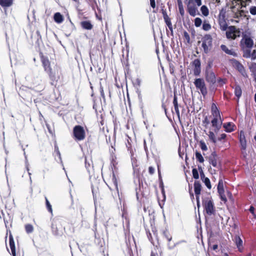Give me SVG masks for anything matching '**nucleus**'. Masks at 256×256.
<instances>
[{"mask_svg":"<svg viewBox=\"0 0 256 256\" xmlns=\"http://www.w3.org/2000/svg\"><path fill=\"white\" fill-rule=\"evenodd\" d=\"M212 114L213 116V119L211 122L212 126L214 128V132H218L221 128L222 120L220 112L214 104H212Z\"/></svg>","mask_w":256,"mask_h":256,"instance_id":"f257e3e1","label":"nucleus"},{"mask_svg":"<svg viewBox=\"0 0 256 256\" xmlns=\"http://www.w3.org/2000/svg\"><path fill=\"white\" fill-rule=\"evenodd\" d=\"M72 136L76 140H82L85 138L86 132L84 128L80 126H76L73 128Z\"/></svg>","mask_w":256,"mask_h":256,"instance_id":"f03ea898","label":"nucleus"},{"mask_svg":"<svg viewBox=\"0 0 256 256\" xmlns=\"http://www.w3.org/2000/svg\"><path fill=\"white\" fill-rule=\"evenodd\" d=\"M226 37L228 40H235L240 36V31L235 26H230L226 30Z\"/></svg>","mask_w":256,"mask_h":256,"instance_id":"7ed1b4c3","label":"nucleus"},{"mask_svg":"<svg viewBox=\"0 0 256 256\" xmlns=\"http://www.w3.org/2000/svg\"><path fill=\"white\" fill-rule=\"evenodd\" d=\"M194 83L196 88L200 90L203 96H205L207 94L208 90L204 79L196 78Z\"/></svg>","mask_w":256,"mask_h":256,"instance_id":"20e7f679","label":"nucleus"},{"mask_svg":"<svg viewBox=\"0 0 256 256\" xmlns=\"http://www.w3.org/2000/svg\"><path fill=\"white\" fill-rule=\"evenodd\" d=\"M203 205L206 213L210 216L214 214V208L213 202L210 198H206L203 200Z\"/></svg>","mask_w":256,"mask_h":256,"instance_id":"39448f33","label":"nucleus"},{"mask_svg":"<svg viewBox=\"0 0 256 256\" xmlns=\"http://www.w3.org/2000/svg\"><path fill=\"white\" fill-rule=\"evenodd\" d=\"M231 10V18L230 21L235 23L239 22V18L242 17V14L244 12L243 10H240L239 8L235 9V6H232L230 7Z\"/></svg>","mask_w":256,"mask_h":256,"instance_id":"423d86ee","label":"nucleus"},{"mask_svg":"<svg viewBox=\"0 0 256 256\" xmlns=\"http://www.w3.org/2000/svg\"><path fill=\"white\" fill-rule=\"evenodd\" d=\"M205 78L206 82L210 84H214L216 82L215 74L211 70L210 66L206 68L205 72Z\"/></svg>","mask_w":256,"mask_h":256,"instance_id":"0eeeda50","label":"nucleus"},{"mask_svg":"<svg viewBox=\"0 0 256 256\" xmlns=\"http://www.w3.org/2000/svg\"><path fill=\"white\" fill-rule=\"evenodd\" d=\"M231 63L234 68H236L244 77H247V74L244 66L236 60H232Z\"/></svg>","mask_w":256,"mask_h":256,"instance_id":"6e6552de","label":"nucleus"},{"mask_svg":"<svg viewBox=\"0 0 256 256\" xmlns=\"http://www.w3.org/2000/svg\"><path fill=\"white\" fill-rule=\"evenodd\" d=\"M241 44L244 46L248 48H252L254 46V40L249 36L246 34H242V38L240 41Z\"/></svg>","mask_w":256,"mask_h":256,"instance_id":"1a4fd4ad","label":"nucleus"},{"mask_svg":"<svg viewBox=\"0 0 256 256\" xmlns=\"http://www.w3.org/2000/svg\"><path fill=\"white\" fill-rule=\"evenodd\" d=\"M218 24L220 28L222 31H226L228 28V24L225 20V13L220 12L218 16Z\"/></svg>","mask_w":256,"mask_h":256,"instance_id":"9d476101","label":"nucleus"},{"mask_svg":"<svg viewBox=\"0 0 256 256\" xmlns=\"http://www.w3.org/2000/svg\"><path fill=\"white\" fill-rule=\"evenodd\" d=\"M198 7L195 4H186V10L188 13L192 16H195L196 15H199L200 12L198 10Z\"/></svg>","mask_w":256,"mask_h":256,"instance_id":"9b49d317","label":"nucleus"},{"mask_svg":"<svg viewBox=\"0 0 256 256\" xmlns=\"http://www.w3.org/2000/svg\"><path fill=\"white\" fill-rule=\"evenodd\" d=\"M192 66H194V74L196 76L200 75L201 72L200 68V62L198 59L194 60L192 62Z\"/></svg>","mask_w":256,"mask_h":256,"instance_id":"f8f14e48","label":"nucleus"},{"mask_svg":"<svg viewBox=\"0 0 256 256\" xmlns=\"http://www.w3.org/2000/svg\"><path fill=\"white\" fill-rule=\"evenodd\" d=\"M210 163L214 167L218 164V156L214 152H213L209 156Z\"/></svg>","mask_w":256,"mask_h":256,"instance_id":"ddd939ff","label":"nucleus"},{"mask_svg":"<svg viewBox=\"0 0 256 256\" xmlns=\"http://www.w3.org/2000/svg\"><path fill=\"white\" fill-rule=\"evenodd\" d=\"M9 246L12 256H16L14 242L12 235H10L9 238Z\"/></svg>","mask_w":256,"mask_h":256,"instance_id":"4468645a","label":"nucleus"},{"mask_svg":"<svg viewBox=\"0 0 256 256\" xmlns=\"http://www.w3.org/2000/svg\"><path fill=\"white\" fill-rule=\"evenodd\" d=\"M234 242L240 252L242 250V240L238 236H236L234 238Z\"/></svg>","mask_w":256,"mask_h":256,"instance_id":"2eb2a0df","label":"nucleus"},{"mask_svg":"<svg viewBox=\"0 0 256 256\" xmlns=\"http://www.w3.org/2000/svg\"><path fill=\"white\" fill-rule=\"evenodd\" d=\"M80 26L84 29L87 30H90L93 28V25L89 20L82 21Z\"/></svg>","mask_w":256,"mask_h":256,"instance_id":"dca6fc26","label":"nucleus"},{"mask_svg":"<svg viewBox=\"0 0 256 256\" xmlns=\"http://www.w3.org/2000/svg\"><path fill=\"white\" fill-rule=\"evenodd\" d=\"M221 49L226 54L236 56L237 54L232 50H229L225 45L222 44L220 46Z\"/></svg>","mask_w":256,"mask_h":256,"instance_id":"f3484780","label":"nucleus"},{"mask_svg":"<svg viewBox=\"0 0 256 256\" xmlns=\"http://www.w3.org/2000/svg\"><path fill=\"white\" fill-rule=\"evenodd\" d=\"M42 62L45 70L48 72H50L51 71V68H50V64L48 60L46 58H42Z\"/></svg>","mask_w":256,"mask_h":256,"instance_id":"a211bd4d","label":"nucleus"},{"mask_svg":"<svg viewBox=\"0 0 256 256\" xmlns=\"http://www.w3.org/2000/svg\"><path fill=\"white\" fill-rule=\"evenodd\" d=\"M234 125L232 122H227L223 124L224 128L226 132H231L234 130Z\"/></svg>","mask_w":256,"mask_h":256,"instance_id":"6ab92c4d","label":"nucleus"},{"mask_svg":"<svg viewBox=\"0 0 256 256\" xmlns=\"http://www.w3.org/2000/svg\"><path fill=\"white\" fill-rule=\"evenodd\" d=\"M54 18V21L58 24H60L64 21L63 16L60 12H56Z\"/></svg>","mask_w":256,"mask_h":256,"instance_id":"aec40b11","label":"nucleus"},{"mask_svg":"<svg viewBox=\"0 0 256 256\" xmlns=\"http://www.w3.org/2000/svg\"><path fill=\"white\" fill-rule=\"evenodd\" d=\"M194 189L196 195H200L201 191V184L199 182H195Z\"/></svg>","mask_w":256,"mask_h":256,"instance_id":"412c9836","label":"nucleus"},{"mask_svg":"<svg viewBox=\"0 0 256 256\" xmlns=\"http://www.w3.org/2000/svg\"><path fill=\"white\" fill-rule=\"evenodd\" d=\"M240 142L242 148L244 150H245L246 147V142L244 136V134H240Z\"/></svg>","mask_w":256,"mask_h":256,"instance_id":"4be33fe9","label":"nucleus"},{"mask_svg":"<svg viewBox=\"0 0 256 256\" xmlns=\"http://www.w3.org/2000/svg\"><path fill=\"white\" fill-rule=\"evenodd\" d=\"M250 0H233L232 4H234V2L236 4L238 2H240L241 7H246V6L250 2Z\"/></svg>","mask_w":256,"mask_h":256,"instance_id":"5701e85b","label":"nucleus"},{"mask_svg":"<svg viewBox=\"0 0 256 256\" xmlns=\"http://www.w3.org/2000/svg\"><path fill=\"white\" fill-rule=\"evenodd\" d=\"M202 42L206 43L208 44L212 45V38L210 34H206Z\"/></svg>","mask_w":256,"mask_h":256,"instance_id":"b1692460","label":"nucleus"},{"mask_svg":"<svg viewBox=\"0 0 256 256\" xmlns=\"http://www.w3.org/2000/svg\"><path fill=\"white\" fill-rule=\"evenodd\" d=\"M242 91L240 86H236L234 88V94L236 96L238 99L242 95Z\"/></svg>","mask_w":256,"mask_h":256,"instance_id":"393cba45","label":"nucleus"},{"mask_svg":"<svg viewBox=\"0 0 256 256\" xmlns=\"http://www.w3.org/2000/svg\"><path fill=\"white\" fill-rule=\"evenodd\" d=\"M12 3V0H0V4L2 6H10Z\"/></svg>","mask_w":256,"mask_h":256,"instance_id":"a878e982","label":"nucleus"},{"mask_svg":"<svg viewBox=\"0 0 256 256\" xmlns=\"http://www.w3.org/2000/svg\"><path fill=\"white\" fill-rule=\"evenodd\" d=\"M200 11L204 16H207L209 14V10L206 6H202L200 8Z\"/></svg>","mask_w":256,"mask_h":256,"instance_id":"bb28decb","label":"nucleus"},{"mask_svg":"<svg viewBox=\"0 0 256 256\" xmlns=\"http://www.w3.org/2000/svg\"><path fill=\"white\" fill-rule=\"evenodd\" d=\"M218 193H222L224 192V183L222 180H220L218 182Z\"/></svg>","mask_w":256,"mask_h":256,"instance_id":"cd10ccee","label":"nucleus"},{"mask_svg":"<svg viewBox=\"0 0 256 256\" xmlns=\"http://www.w3.org/2000/svg\"><path fill=\"white\" fill-rule=\"evenodd\" d=\"M207 134L208 135L210 140H211L212 142L214 144L216 143V140L215 134L213 132L210 131Z\"/></svg>","mask_w":256,"mask_h":256,"instance_id":"c85d7f7f","label":"nucleus"},{"mask_svg":"<svg viewBox=\"0 0 256 256\" xmlns=\"http://www.w3.org/2000/svg\"><path fill=\"white\" fill-rule=\"evenodd\" d=\"M196 160L202 163L204 162V158L201 154L198 152H196Z\"/></svg>","mask_w":256,"mask_h":256,"instance_id":"c756f323","label":"nucleus"},{"mask_svg":"<svg viewBox=\"0 0 256 256\" xmlns=\"http://www.w3.org/2000/svg\"><path fill=\"white\" fill-rule=\"evenodd\" d=\"M211 26L210 24L207 22L206 21H204V22L203 25H202V29L205 31H208L211 29Z\"/></svg>","mask_w":256,"mask_h":256,"instance_id":"7c9ffc66","label":"nucleus"},{"mask_svg":"<svg viewBox=\"0 0 256 256\" xmlns=\"http://www.w3.org/2000/svg\"><path fill=\"white\" fill-rule=\"evenodd\" d=\"M251 56V50L250 48H248L244 50L243 56L245 58H250Z\"/></svg>","mask_w":256,"mask_h":256,"instance_id":"2f4dec72","label":"nucleus"},{"mask_svg":"<svg viewBox=\"0 0 256 256\" xmlns=\"http://www.w3.org/2000/svg\"><path fill=\"white\" fill-rule=\"evenodd\" d=\"M25 229L27 233H31L34 230L33 226L30 224H27L25 226Z\"/></svg>","mask_w":256,"mask_h":256,"instance_id":"473e14b6","label":"nucleus"},{"mask_svg":"<svg viewBox=\"0 0 256 256\" xmlns=\"http://www.w3.org/2000/svg\"><path fill=\"white\" fill-rule=\"evenodd\" d=\"M194 26L196 27H200L202 24V20L200 18H196L194 20Z\"/></svg>","mask_w":256,"mask_h":256,"instance_id":"72a5a7b5","label":"nucleus"},{"mask_svg":"<svg viewBox=\"0 0 256 256\" xmlns=\"http://www.w3.org/2000/svg\"><path fill=\"white\" fill-rule=\"evenodd\" d=\"M212 45L210 44H207L206 43L202 42V47L203 48L204 50V51L205 52H208L209 49H210V47Z\"/></svg>","mask_w":256,"mask_h":256,"instance_id":"f704fd0d","label":"nucleus"},{"mask_svg":"<svg viewBox=\"0 0 256 256\" xmlns=\"http://www.w3.org/2000/svg\"><path fill=\"white\" fill-rule=\"evenodd\" d=\"M203 182L208 189L211 188V184L210 180L208 178H204Z\"/></svg>","mask_w":256,"mask_h":256,"instance_id":"c9c22d12","label":"nucleus"},{"mask_svg":"<svg viewBox=\"0 0 256 256\" xmlns=\"http://www.w3.org/2000/svg\"><path fill=\"white\" fill-rule=\"evenodd\" d=\"M92 160L90 159L88 160L87 158H86L85 163H86V168L88 170V171H90V168Z\"/></svg>","mask_w":256,"mask_h":256,"instance_id":"e433bc0d","label":"nucleus"},{"mask_svg":"<svg viewBox=\"0 0 256 256\" xmlns=\"http://www.w3.org/2000/svg\"><path fill=\"white\" fill-rule=\"evenodd\" d=\"M46 208H47L48 212H50V213H52V206L50 204L49 201L46 198Z\"/></svg>","mask_w":256,"mask_h":256,"instance_id":"4c0bfd02","label":"nucleus"},{"mask_svg":"<svg viewBox=\"0 0 256 256\" xmlns=\"http://www.w3.org/2000/svg\"><path fill=\"white\" fill-rule=\"evenodd\" d=\"M192 172L194 178L198 179L199 178L198 173L196 168H194L192 170Z\"/></svg>","mask_w":256,"mask_h":256,"instance_id":"58836bf2","label":"nucleus"},{"mask_svg":"<svg viewBox=\"0 0 256 256\" xmlns=\"http://www.w3.org/2000/svg\"><path fill=\"white\" fill-rule=\"evenodd\" d=\"M200 146L201 149L202 150H208V148L205 142L203 141L200 142Z\"/></svg>","mask_w":256,"mask_h":256,"instance_id":"ea45409f","label":"nucleus"},{"mask_svg":"<svg viewBox=\"0 0 256 256\" xmlns=\"http://www.w3.org/2000/svg\"><path fill=\"white\" fill-rule=\"evenodd\" d=\"M178 8H179V11H180V15L182 16H183L184 14V9L183 8L181 2H180V4H178Z\"/></svg>","mask_w":256,"mask_h":256,"instance_id":"a19ab883","label":"nucleus"},{"mask_svg":"<svg viewBox=\"0 0 256 256\" xmlns=\"http://www.w3.org/2000/svg\"><path fill=\"white\" fill-rule=\"evenodd\" d=\"M184 36L187 42H189L190 40V37L188 34L186 32H184Z\"/></svg>","mask_w":256,"mask_h":256,"instance_id":"79ce46f5","label":"nucleus"},{"mask_svg":"<svg viewBox=\"0 0 256 256\" xmlns=\"http://www.w3.org/2000/svg\"><path fill=\"white\" fill-rule=\"evenodd\" d=\"M164 22L167 26L172 24V22L170 21V18L168 16H166V18H164Z\"/></svg>","mask_w":256,"mask_h":256,"instance_id":"37998d69","label":"nucleus"},{"mask_svg":"<svg viewBox=\"0 0 256 256\" xmlns=\"http://www.w3.org/2000/svg\"><path fill=\"white\" fill-rule=\"evenodd\" d=\"M250 13L252 15L256 14V6H252L250 10Z\"/></svg>","mask_w":256,"mask_h":256,"instance_id":"c03bdc74","label":"nucleus"},{"mask_svg":"<svg viewBox=\"0 0 256 256\" xmlns=\"http://www.w3.org/2000/svg\"><path fill=\"white\" fill-rule=\"evenodd\" d=\"M250 58L252 60H254L256 58V50H254L251 52Z\"/></svg>","mask_w":256,"mask_h":256,"instance_id":"a18cd8bd","label":"nucleus"},{"mask_svg":"<svg viewBox=\"0 0 256 256\" xmlns=\"http://www.w3.org/2000/svg\"><path fill=\"white\" fill-rule=\"evenodd\" d=\"M194 3L198 7L202 4V0H194Z\"/></svg>","mask_w":256,"mask_h":256,"instance_id":"49530a36","label":"nucleus"},{"mask_svg":"<svg viewBox=\"0 0 256 256\" xmlns=\"http://www.w3.org/2000/svg\"><path fill=\"white\" fill-rule=\"evenodd\" d=\"M174 110L176 111V115L178 116V118H180V111L178 110V105L174 106Z\"/></svg>","mask_w":256,"mask_h":256,"instance_id":"de8ad7c7","label":"nucleus"},{"mask_svg":"<svg viewBox=\"0 0 256 256\" xmlns=\"http://www.w3.org/2000/svg\"><path fill=\"white\" fill-rule=\"evenodd\" d=\"M219 194L220 196V198L222 200L224 201V202H226V197L225 196V195L224 194V192H223L222 193H219Z\"/></svg>","mask_w":256,"mask_h":256,"instance_id":"09e8293b","label":"nucleus"},{"mask_svg":"<svg viewBox=\"0 0 256 256\" xmlns=\"http://www.w3.org/2000/svg\"><path fill=\"white\" fill-rule=\"evenodd\" d=\"M26 170L28 172V175L30 176V182H32V178H31V177H30V176H31L32 174H31L30 172H29L30 169H29V168H28V164L27 160L26 161Z\"/></svg>","mask_w":256,"mask_h":256,"instance_id":"8fccbe9b","label":"nucleus"},{"mask_svg":"<svg viewBox=\"0 0 256 256\" xmlns=\"http://www.w3.org/2000/svg\"><path fill=\"white\" fill-rule=\"evenodd\" d=\"M148 172L150 174H152L154 172V168L152 166H150L148 168Z\"/></svg>","mask_w":256,"mask_h":256,"instance_id":"3c124183","label":"nucleus"},{"mask_svg":"<svg viewBox=\"0 0 256 256\" xmlns=\"http://www.w3.org/2000/svg\"><path fill=\"white\" fill-rule=\"evenodd\" d=\"M150 6L152 8H154L156 7V4L154 0H150Z\"/></svg>","mask_w":256,"mask_h":256,"instance_id":"603ef678","label":"nucleus"},{"mask_svg":"<svg viewBox=\"0 0 256 256\" xmlns=\"http://www.w3.org/2000/svg\"><path fill=\"white\" fill-rule=\"evenodd\" d=\"M173 104L174 106L178 105L177 98L176 96H174Z\"/></svg>","mask_w":256,"mask_h":256,"instance_id":"864d4df0","label":"nucleus"},{"mask_svg":"<svg viewBox=\"0 0 256 256\" xmlns=\"http://www.w3.org/2000/svg\"><path fill=\"white\" fill-rule=\"evenodd\" d=\"M226 134H222L220 135V137L218 138L219 140H224L226 138Z\"/></svg>","mask_w":256,"mask_h":256,"instance_id":"5fc2aeb1","label":"nucleus"},{"mask_svg":"<svg viewBox=\"0 0 256 256\" xmlns=\"http://www.w3.org/2000/svg\"><path fill=\"white\" fill-rule=\"evenodd\" d=\"M194 4V0H188L186 4Z\"/></svg>","mask_w":256,"mask_h":256,"instance_id":"6e6d98bb","label":"nucleus"},{"mask_svg":"<svg viewBox=\"0 0 256 256\" xmlns=\"http://www.w3.org/2000/svg\"><path fill=\"white\" fill-rule=\"evenodd\" d=\"M162 15H163V18H166V16H168V14H166V11H165V10H162Z\"/></svg>","mask_w":256,"mask_h":256,"instance_id":"4d7b16f0","label":"nucleus"},{"mask_svg":"<svg viewBox=\"0 0 256 256\" xmlns=\"http://www.w3.org/2000/svg\"><path fill=\"white\" fill-rule=\"evenodd\" d=\"M168 28L170 29V30L171 31L172 33L173 32V30H172V24H170V25H168V26H167Z\"/></svg>","mask_w":256,"mask_h":256,"instance_id":"13d9d810","label":"nucleus"},{"mask_svg":"<svg viewBox=\"0 0 256 256\" xmlns=\"http://www.w3.org/2000/svg\"><path fill=\"white\" fill-rule=\"evenodd\" d=\"M218 82L221 83V84H224L225 83V80H223V79H222V78H220L219 80H218Z\"/></svg>","mask_w":256,"mask_h":256,"instance_id":"bf43d9fd","label":"nucleus"},{"mask_svg":"<svg viewBox=\"0 0 256 256\" xmlns=\"http://www.w3.org/2000/svg\"><path fill=\"white\" fill-rule=\"evenodd\" d=\"M254 208L253 206H251L250 208V211L253 214L254 212Z\"/></svg>","mask_w":256,"mask_h":256,"instance_id":"052dcab7","label":"nucleus"},{"mask_svg":"<svg viewBox=\"0 0 256 256\" xmlns=\"http://www.w3.org/2000/svg\"><path fill=\"white\" fill-rule=\"evenodd\" d=\"M200 177L202 180L204 179V178H205L204 174V172H202V171L200 172Z\"/></svg>","mask_w":256,"mask_h":256,"instance_id":"680f3d73","label":"nucleus"},{"mask_svg":"<svg viewBox=\"0 0 256 256\" xmlns=\"http://www.w3.org/2000/svg\"><path fill=\"white\" fill-rule=\"evenodd\" d=\"M196 201H197V203H199L200 202V196H199V195H196Z\"/></svg>","mask_w":256,"mask_h":256,"instance_id":"e2e57ef3","label":"nucleus"},{"mask_svg":"<svg viewBox=\"0 0 256 256\" xmlns=\"http://www.w3.org/2000/svg\"><path fill=\"white\" fill-rule=\"evenodd\" d=\"M218 248V246L216 244H214L212 246V249L214 250H216Z\"/></svg>","mask_w":256,"mask_h":256,"instance_id":"0e129e2a","label":"nucleus"},{"mask_svg":"<svg viewBox=\"0 0 256 256\" xmlns=\"http://www.w3.org/2000/svg\"><path fill=\"white\" fill-rule=\"evenodd\" d=\"M168 240V242H170L172 238V236H166Z\"/></svg>","mask_w":256,"mask_h":256,"instance_id":"69168bd1","label":"nucleus"},{"mask_svg":"<svg viewBox=\"0 0 256 256\" xmlns=\"http://www.w3.org/2000/svg\"><path fill=\"white\" fill-rule=\"evenodd\" d=\"M113 180H114V183L116 185V179H115V176H114V174L113 175Z\"/></svg>","mask_w":256,"mask_h":256,"instance_id":"338daca9","label":"nucleus"},{"mask_svg":"<svg viewBox=\"0 0 256 256\" xmlns=\"http://www.w3.org/2000/svg\"><path fill=\"white\" fill-rule=\"evenodd\" d=\"M204 122H206V124H208L209 123L208 121V120L207 117L206 118Z\"/></svg>","mask_w":256,"mask_h":256,"instance_id":"774afa93","label":"nucleus"}]
</instances>
